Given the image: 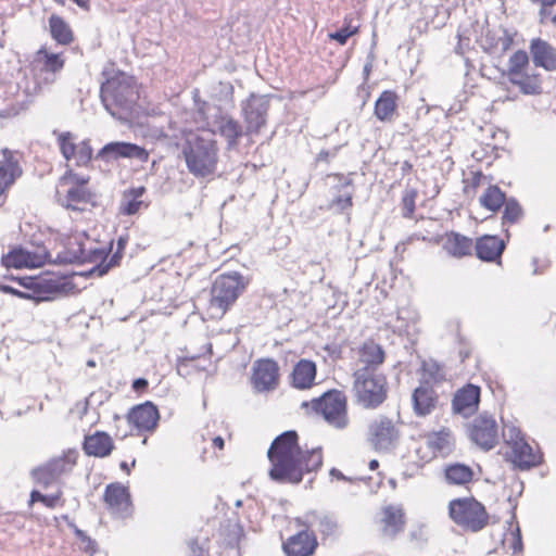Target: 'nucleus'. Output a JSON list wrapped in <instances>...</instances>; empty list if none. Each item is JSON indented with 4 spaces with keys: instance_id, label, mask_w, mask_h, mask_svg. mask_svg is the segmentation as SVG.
Returning <instances> with one entry per match:
<instances>
[{
    "instance_id": "1",
    "label": "nucleus",
    "mask_w": 556,
    "mask_h": 556,
    "mask_svg": "<svg viewBox=\"0 0 556 556\" xmlns=\"http://www.w3.org/2000/svg\"><path fill=\"white\" fill-rule=\"evenodd\" d=\"M270 462L269 477L280 483H300L305 473L318 470L323 465L320 447L303 451L296 431L278 435L267 451Z\"/></svg>"
},
{
    "instance_id": "2",
    "label": "nucleus",
    "mask_w": 556,
    "mask_h": 556,
    "mask_svg": "<svg viewBox=\"0 0 556 556\" xmlns=\"http://www.w3.org/2000/svg\"><path fill=\"white\" fill-rule=\"evenodd\" d=\"M252 282L249 275L237 270L222 273L213 280L204 313L208 320H220L245 293Z\"/></svg>"
},
{
    "instance_id": "3",
    "label": "nucleus",
    "mask_w": 556,
    "mask_h": 556,
    "mask_svg": "<svg viewBox=\"0 0 556 556\" xmlns=\"http://www.w3.org/2000/svg\"><path fill=\"white\" fill-rule=\"evenodd\" d=\"M90 177L68 168L59 179L55 200L64 208L86 212L97 206V195L89 187Z\"/></svg>"
},
{
    "instance_id": "4",
    "label": "nucleus",
    "mask_w": 556,
    "mask_h": 556,
    "mask_svg": "<svg viewBox=\"0 0 556 556\" xmlns=\"http://www.w3.org/2000/svg\"><path fill=\"white\" fill-rule=\"evenodd\" d=\"M181 153L190 174L197 178L213 176L218 164L217 142L201 136L186 139Z\"/></svg>"
},
{
    "instance_id": "5",
    "label": "nucleus",
    "mask_w": 556,
    "mask_h": 556,
    "mask_svg": "<svg viewBox=\"0 0 556 556\" xmlns=\"http://www.w3.org/2000/svg\"><path fill=\"white\" fill-rule=\"evenodd\" d=\"M502 76L521 94L540 96L543 93V76L531 65L529 54L525 50L519 49L510 54Z\"/></svg>"
},
{
    "instance_id": "6",
    "label": "nucleus",
    "mask_w": 556,
    "mask_h": 556,
    "mask_svg": "<svg viewBox=\"0 0 556 556\" xmlns=\"http://www.w3.org/2000/svg\"><path fill=\"white\" fill-rule=\"evenodd\" d=\"M301 407L321 417L336 429L343 430L350 424L348 396L342 390L330 389L317 397L304 401Z\"/></svg>"
},
{
    "instance_id": "7",
    "label": "nucleus",
    "mask_w": 556,
    "mask_h": 556,
    "mask_svg": "<svg viewBox=\"0 0 556 556\" xmlns=\"http://www.w3.org/2000/svg\"><path fill=\"white\" fill-rule=\"evenodd\" d=\"M448 518L465 532L477 533L490 525L485 506L473 496L453 498L447 504Z\"/></svg>"
},
{
    "instance_id": "8",
    "label": "nucleus",
    "mask_w": 556,
    "mask_h": 556,
    "mask_svg": "<svg viewBox=\"0 0 556 556\" xmlns=\"http://www.w3.org/2000/svg\"><path fill=\"white\" fill-rule=\"evenodd\" d=\"M138 99L139 91L135 80L124 74L109 78L101 86V100L113 116L130 111Z\"/></svg>"
},
{
    "instance_id": "9",
    "label": "nucleus",
    "mask_w": 556,
    "mask_h": 556,
    "mask_svg": "<svg viewBox=\"0 0 556 556\" xmlns=\"http://www.w3.org/2000/svg\"><path fill=\"white\" fill-rule=\"evenodd\" d=\"M353 393L356 403L362 407H379L388 397L387 376L377 370L356 369L353 372Z\"/></svg>"
},
{
    "instance_id": "10",
    "label": "nucleus",
    "mask_w": 556,
    "mask_h": 556,
    "mask_svg": "<svg viewBox=\"0 0 556 556\" xmlns=\"http://www.w3.org/2000/svg\"><path fill=\"white\" fill-rule=\"evenodd\" d=\"M79 453L76 448H67L59 456L33 468L30 477L34 482L42 488H48L62 476L71 473L77 466Z\"/></svg>"
},
{
    "instance_id": "11",
    "label": "nucleus",
    "mask_w": 556,
    "mask_h": 556,
    "mask_svg": "<svg viewBox=\"0 0 556 556\" xmlns=\"http://www.w3.org/2000/svg\"><path fill=\"white\" fill-rule=\"evenodd\" d=\"M28 293L29 300L37 303L52 301L70 289L71 282L65 276L51 277H11Z\"/></svg>"
},
{
    "instance_id": "12",
    "label": "nucleus",
    "mask_w": 556,
    "mask_h": 556,
    "mask_svg": "<svg viewBox=\"0 0 556 556\" xmlns=\"http://www.w3.org/2000/svg\"><path fill=\"white\" fill-rule=\"evenodd\" d=\"M51 261L48 249L41 243H30L29 245H17L9 250L1 257V264L5 268L33 269L39 268Z\"/></svg>"
},
{
    "instance_id": "13",
    "label": "nucleus",
    "mask_w": 556,
    "mask_h": 556,
    "mask_svg": "<svg viewBox=\"0 0 556 556\" xmlns=\"http://www.w3.org/2000/svg\"><path fill=\"white\" fill-rule=\"evenodd\" d=\"M504 447L505 459L521 470L535 467L542 462L541 453L527 442L519 429L513 428L510 430Z\"/></svg>"
},
{
    "instance_id": "14",
    "label": "nucleus",
    "mask_w": 556,
    "mask_h": 556,
    "mask_svg": "<svg viewBox=\"0 0 556 556\" xmlns=\"http://www.w3.org/2000/svg\"><path fill=\"white\" fill-rule=\"evenodd\" d=\"M280 367L274 358L263 357L253 363L250 383L256 392L275 391L280 384Z\"/></svg>"
},
{
    "instance_id": "15",
    "label": "nucleus",
    "mask_w": 556,
    "mask_h": 556,
    "mask_svg": "<svg viewBox=\"0 0 556 556\" xmlns=\"http://www.w3.org/2000/svg\"><path fill=\"white\" fill-rule=\"evenodd\" d=\"M103 503L106 509L116 518H128L132 515L134 505L129 488L121 482H112L104 489Z\"/></svg>"
},
{
    "instance_id": "16",
    "label": "nucleus",
    "mask_w": 556,
    "mask_h": 556,
    "mask_svg": "<svg viewBox=\"0 0 556 556\" xmlns=\"http://www.w3.org/2000/svg\"><path fill=\"white\" fill-rule=\"evenodd\" d=\"M76 139L71 131L56 135V143L62 156L67 162L74 161L76 166H87L92 159V148L88 140L77 142Z\"/></svg>"
},
{
    "instance_id": "17",
    "label": "nucleus",
    "mask_w": 556,
    "mask_h": 556,
    "mask_svg": "<svg viewBox=\"0 0 556 556\" xmlns=\"http://www.w3.org/2000/svg\"><path fill=\"white\" fill-rule=\"evenodd\" d=\"M470 440L484 451L492 450L498 443V425L492 416L476 417L467 429Z\"/></svg>"
},
{
    "instance_id": "18",
    "label": "nucleus",
    "mask_w": 556,
    "mask_h": 556,
    "mask_svg": "<svg viewBox=\"0 0 556 556\" xmlns=\"http://www.w3.org/2000/svg\"><path fill=\"white\" fill-rule=\"evenodd\" d=\"M128 424L138 434L151 433L159 425L160 412L150 401L135 405L126 416Z\"/></svg>"
},
{
    "instance_id": "19",
    "label": "nucleus",
    "mask_w": 556,
    "mask_h": 556,
    "mask_svg": "<svg viewBox=\"0 0 556 556\" xmlns=\"http://www.w3.org/2000/svg\"><path fill=\"white\" fill-rule=\"evenodd\" d=\"M318 367L308 358L295 362L287 376L288 384L296 391H308L317 386Z\"/></svg>"
},
{
    "instance_id": "20",
    "label": "nucleus",
    "mask_w": 556,
    "mask_h": 556,
    "mask_svg": "<svg viewBox=\"0 0 556 556\" xmlns=\"http://www.w3.org/2000/svg\"><path fill=\"white\" fill-rule=\"evenodd\" d=\"M377 523L384 535L394 536L404 531L406 513L403 504H384L379 511Z\"/></svg>"
},
{
    "instance_id": "21",
    "label": "nucleus",
    "mask_w": 556,
    "mask_h": 556,
    "mask_svg": "<svg viewBox=\"0 0 556 556\" xmlns=\"http://www.w3.org/2000/svg\"><path fill=\"white\" fill-rule=\"evenodd\" d=\"M399 439V430L392 419L380 416L369 425L368 440L376 451L387 450Z\"/></svg>"
},
{
    "instance_id": "22",
    "label": "nucleus",
    "mask_w": 556,
    "mask_h": 556,
    "mask_svg": "<svg viewBox=\"0 0 556 556\" xmlns=\"http://www.w3.org/2000/svg\"><path fill=\"white\" fill-rule=\"evenodd\" d=\"M435 243L440 244L443 252L452 258L462 260L473 254V240L454 230L439 236Z\"/></svg>"
},
{
    "instance_id": "23",
    "label": "nucleus",
    "mask_w": 556,
    "mask_h": 556,
    "mask_svg": "<svg viewBox=\"0 0 556 556\" xmlns=\"http://www.w3.org/2000/svg\"><path fill=\"white\" fill-rule=\"evenodd\" d=\"M506 243L498 236L483 235L473 240V253L476 257L485 263L502 264V255Z\"/></svg>"
},
{
    "instance_id": "24",
    "label": "nucleus",
    "mask_w": 556,
    "mask_h": 556,
    "mask_svg": "<svg viewBox=\"0 0 556 556\" xmlns=\"http://www.w3.org/2000/svg\"><path fill=\"white\" fill-rule=\"evenodd\" d=\"M2 154L4 160L0 163V206L5 203L9 190L23 174L20 162L12 151L3 149Z\"/></svg>"
},
{
    "instance_id": "25",
    "label": "nucleus",
    "mask_w": 556,
    "mask_h": 556,
    "mask_svg": "<svg viewBox=\"0 0 556 556\" xmlns=\"http://www.w3.org/2000/svg\"><path fill=\"white\" fill-rule=\"evenodd\" d=\"M429 459L447 455L454 447V437L450 428L442 427L437 431H430L422 435Z\"/></svg>"
},
{
    "instance_id": "26",
    "label": "nucleus",
    "mask_w": 556,
    "mask_h": 556,
    "mask_svg": "<svg viewBox=\"0 0 556 556\" xmlns=\"http://www.w3.org/2000/svg\"><path fill=\"white\" fill-rule=\"evenodd\" d=\"M149 152L135 143L115 141L105 144L99 152V156L105 161L118 159H137L141 162H148Z\"/></svg>"
},
{
    "instance_id": "27",
    "label": "nucleus",
    "mask_w": 556,
    "mask_h": 556,
    "mask_svg": "<svg viewBox=\"0 0 556 556\" xmlns=\"http://www.w3.org/2000/svg\"><path fill=\"white\" fill-rule=\"evenodd\" d=\"M357 364L361 365L358 369H366L367 371L377 370L386 361V351L374 339H366L355 350Z\"/></svg>"
},
{
    "instance_id": "28",
    "label": "nucleus",
    "mask_w": 556,
    "mask_h": 556,
    "mask_svg": "<svg viewBox=\"0 0 556 556\" xmlns=\"http://www.w3.org/2000/svg\"><path fill=\"white\" fill-rule=\"evenodd\" d=\"M317 546L318 542L315 533L302 530L283 541L282 551L286 556H312Z\"/></svg>"
},
{
    "instance_id": "29",
    "label": "nucleus",
    "mask_w": 556,
    "mask_h": 556,
    "mask_svg": "<svg viewBox=\"0 0 556 556\" xmlns=\"http://www.w3.org/2000/svg\"><path fill=\"white\" fill-rule=\"evenodd\" d=\"M414 413L419 417L432 414L439 404V395L428 381L421 382L412 394Z\"/></svg>"
},
{
    "instance_id": "30",
    "label": "nucleus",
    "mask_w": 556,
    "mask_h": 556,
    "mask_svg": "<svg viewBox=\"0 0 556 556\" xmlns=\"http://www.w3.org/2000/svg\"><path fill=\"white\" fill-rule=\"evenodd\" d=\"M481 390L478 386L467 383L456 391L452 401L453 410L463 416H470L477 412Z\"/></svg>"
},
{
    "instance_id": "31",
    "label": "nucleus",
    "mask_w": 556,
    "mask_h": 556,
    "mask_svg": "<svg viewBox=\"0 0 556 556\" xmlns=\"http://www.w3.org/2000/svg\"><path fill=\"white\" fill-rule=\"evenodd\" d=\"M114 447L113 439L105 431H96L92 434L85 435L83 441L85 454L98 458L108 457Z\"/></svg>"
},
{
    "instance_id": "32",
    "label": "nucleus",
    "mask_w": 556,
    "mask_h": 556,
    "mask_svg": "<svg viewBox=\"0 0 556 556\" xmlns=\"http://www.w3.org/2000/svg\"><path fill=\"white\" fill-rule=\"evenodd\" d=\"M530 53L536 66L548 72L556 70V48L542 38H534L530 41Z\"/></svg>"
},
{
    "instance_id": "33",
    "label": "nucleus",
    "mask_w": 556,
    "mask_h": 556,
    "mask_svg": "<svg viewBox=\"0 0 556 556\" xmlns=\"http://www.w3.org/2000/svg\"><path fill=\"white\" fill-rule=\"evenodd\" d=\"M400 97L394 90H383L374 105L375 117L382 123H390L397 116Z\"/></svg>"
},
{
    "instance_id": "34",
    "label": "nucleus",
    "mask_w": 556,
    "mask_h": 556,
    "mask_svg": "<svg viewBox=\"0 0 556 556\" xmlns=\"http://www.w3.org/2000/svg\"><path fill=\"white\" fill-rule=\"evenodd\" d=\"M214 124L217 127V132L226 139L228 149L236 148L243 135L239 122L229 115H219L214 119Z\"/></svg>"
},
{
    "instance_id": "35",
    "label": "nucleus",
    "mask_w": 556,
    "mask_h": 556,
    "mask_svg": "<svg viewBox=\"0 0 556 556\" xmlns=\"http://www.w3.org/2000/svg\"><path fill=\"white\" fill-rule=\"evenodd\" d=\"M443 476L447 484L466 486L475 480L473 469L462 463H452L444 467Z\"/></svg>"
},
{
    "instance_id": "36",
    "label": "nucleus",
    "mask_w": 556,
    "mask_h": 556,
    "mask_svg": "<svg viewBox=\"0 0 556 556\" xmlns=\"http://www.w3.org/2000/svg\"><path fill=\"white\" fill-rule=\"evenodd\" d=\"M48 24L50 36L58 45L70 46L74 42V31L62 16L51 14L48 20Z\"/></svg>"
},
{
    "instance_id": "37",
    "label": "nucleus",
    "mask_w": 556,
    "mask_h": 556,
    "mask_svg": "<svg viewBox=\"0 0 556 556\" xmlns=\"http://www.w3.org/2000/svg\"><path fill=\"white\" fill-rule=\"evenodd\" d=\"M35 62L40 66L41 72L58 73L63 70L65 58L62 53H53L46 47H41L35 53Z\"/></svg>"
},
{
    "instance_id": "38",
    "label": "nucleus",
    "mask_w": 556,
    "mask_h": 556,
    "mask_svg": "<svg viewBox=\"0 0 556 556\" xmlns=\"http://www.w3.org/2000/svg\"><path fill=\"white\" fill-rule=\"evenodd\" d=\"M144 193L146 188L143 186L125 190L118 207L119 214L126 216L137 214L143 205L141 198Z\"/></svg>"
},
{
    "instance_id": "39",
    "label": "nucleus",
    "mask_w": 556,
    "mask_h": 556,
    "mask_svg": "<svg viewBox=\"0 0 556 556\" xmlns=\"http://www.w3.org/2000/svg\"><path fill=\"white\" fill-rule=\"evenodd\" d=\"M505 200V192L496 185H489V187L479 197L480 205L491 213L498 212L504 205Z\"/></svg>"
},
{
    "instance_id": "40",
    "label": "nucleus",
    "mask_w": 556,
    "mask_h": 556,
    "mask_svg": "<svg viewBox=\"0 0 556 556\" xmlns=\"http://www.w3.org/2000/svg\"><path fill=\"white\" fill-rule=\"evenodd\" d=\"M244 121L247 135H256L266 125V111L261 108L250 106L245 110Z\"/></svg>"
},
{
    "instance_id": "41",
    "label": "nucleus",
    "mask_w": 556,
    "mask_h": 556,
    "mask_svg": "<svg viewBox=\"0 0 556 556\" xmlns=\"http://www.w3.org/2000/svg\"><path fill=\"white\" fill-rule=\"evenodd\" d=\"M36 502H40L47 508L54 509L55 507H62L65 504L63 498V492L58 490L55 493L46 495L38 490H33L29 494L28 506L33 507Z\"/></svg>"
},
{
    "instance_id": "42",
    "label": "nucleus",
    "mask_w": 556,
    "mask_h": 556,
    "mask_svg": "<svg viewBox=\"0 0 556 556\" xmlns=\"http://www.w3.org/2000/svg\"><path fill=\"white\" fill-rule=\"evenodd\" d=\"M513 45V38L504 35L494 38L488 34L484 39L483 49L491 54H504L510 49Z\"/></svg>"
},
{
    "instance_id": "43",
    "label": "nucleus",
    "mask_w": 556,
    "mask_h": 556,
    "mask_svg": "<svg viewBox=\"0 0 556 556\" xmlns=\"http://www.w3.org/2000/svg\"><path fill=\"white\" fill-rule=\"evenodd\" d=\"M418 198V190L416 188H406L401 195L400 206L402 216L412 219L415 216L416 200Z\"/></svg>"
},
{
    "instance_id": "44",
    "label": "nucleus",
    "mask_w": 556,
    "mask_h": 556,
    "mask_svg": "<svg viewBox=\"0 0 556 556\" xmlns=\"http://www.w3.org/2000/svg\"><path fill=\"white\" fill-rule=\"evenodd\" d=\"M486 180L491 182L492 176H485L481 170H471L469 177L464 180V192L476 193Z\"/></svg>"
},
{
    "instance_id": "45",
    "label": "nucleus",
    "mask_w": 556,
    "mask_h": 556,
    "mask_svg": "<svg viewBox=\"0 0 556 556\" xmlns=\"http://www.w3.org/2000/svg\"><path fill=\"white\" fill-rule=\"evenodd\" d=\"M503 212V224H514L519 220L522 215L521 206L515 200H505Z\"/></svg>"
},
{
    "instance_id": "46",
    "label": "nucleus",
    "mask_w": 556,
    "mask_h": 556,
    "mask_svg": "<svg viewBox=\"0 0 556 556\" xmlns=\"http://www.w3.org/2000/svg\"><path fill=\"white\" fill-rule=\"evenodd\" d=\"M88 256L87 252L84 249V244L80 242H72L71 240L67 243V254L64 257L65 261L70 263L84 262Z\"/></svg>"
},
{
    "instance_id": "47",
    "label": "nucleus",
    "mask_w": 556,
    "mask_h": 556,
    "mask_svg": "<svg viewBox=\"0 0 556 556\" xmlns=\"http://www.w3.org/2000/svg\"><path fill=\"white\" fill-rule=\"evenodd\" d=\"M421 369L424 375H428L435 382L444 377L442 366L435 362H424Z\"/></svg>"
},
{
    "instance_id": "48",
    "label": "nucleus",
    "mask_w": 556,
    "mask_h": 556,
    "mask_svg": "<svg viewBox=\"0 0 556 556\" xmlns=\"http://www.w3.org/2000/svg\"><path fill=\"white\" fill-rule=\"evenodd\" d=\"M331 205L336 206L339 212L350 210L353 205L352 194L348 193L345 195L334 198L331 202Z\"/></svg>"
},
{
    "instance_id": "49",
    "label": "nucleus",
    "mask_w": 556,
    "mask_h": 556,
    "mask_svg": "<svg viewBox=\"0 0 556 556\" xmlns=\"http://www.w3.org/2000/svg\"><path fill=\"white\" fill-rule=\"evenodd\" d=\"M532 4L539 8L538 17L539 21L556 5V0H529Z\"/></svg>"
},
{
    "instance_id": "50",
    "label": "nucleus",
    "mask_w": 556,
    "mask_h": 556,
    "mask_svg": "<svg viewBox=\"0 0 556 556\" xmlns=\"http://www.w3.org/2000/svg\"><path fill=\"white\" fill-rule=\"evenodd\" d=\"M188 556H208V548L201 544L198 540H191L188 543Z\"/></svg>"
},
{
    "instance_id": "51",
    "label": "nucleus",
    "mask_w": 556,
    "mask_h": 556,
    "mask_svg": "<svg viewBox=\"0 0 556 556\" xmlns=\"http://www.w3.org/2000/svg\"><path fill=\"white\" fill-rule=\"evenodd\" d=\"M0 291H2L3 293H7V294L14 295L20 299L29 300L28 293H26L25 291L17 290L9 285L0 283Z\"/></svg>"
},
{
    "instance_id": "52",
    "label": "nucleus",
    "mask_w": 556,
    "mask_h": 556,
    "mask_svg": "<svg viewBox=\"0 0 556 556\" xmlns=\"http://www.w3.org/2000/svg\"><path fill=\"white\" fill-rule=\"evenodd\" d=\"M0 291H2L3 293H7V294L14 295L20 299L29 300L28 293H26L25 291L17 290L9 285L0 283Z\"/></svg>"
},
{
    "instance_id": "53",
    "label": "nucleus",
    "mask_w": 556,
    "mask_h": 556,
    "mask_svg": "<svg viewBox=\"0 0 556 556\" xmlns=\"http://www.w3.org/2000/svg\"><path fill=\"white\" fill-rule=\"evenodd\" d=\"M350 37H352V33H345L343 28L329 34V38L337 41L340 46H344Z\"/></svg>"
},
{
    "instance_id": "54",
    "label": "nucleus",
    "mask_w": 556,
    "mask_h": 556,
    "mask_svg": "<svg viewBox=\"0 0 556 556\" xmlns=\"http://www.w3.org/2000/svg\"><path fill=\"white\" fill-rule=\"evenodd\" d=\"M541 25H551L556 29V10L553 8L540 21Z\"/></svg>"
},
{
    "instance_id": "55",
    "label": "nucleus",
    "mask_w": 556,
    "mask_h": 556,
    "mask_svg": "<svg viewBox=\"0 0 556 556\" xmlns=\"http://www.w3.org/2000/svg\"><path fill=\"white\" fill-rule=\"evenodd\" d=\"M149 382L144 378H137L132 381L131 388L135 392L142 394L147 391Z\"/></svg>"
},
{
    "instance_id": "56",
    "label": "nucleus",
    "mask_w": 556,
    "mask_h": 556,
    "mask_svg": "<svg viewBox=\"0 0 556 556\" xmlns=\"http://www.w3.org/2000/svg\"><path fill=\"white\" fill-rule=\"evenodd\" d=\"M200 359L199 356L194 355V356H184V357H180L178 359V369L180 370L181 368L184 367H188V366H194L197 367L195 363Z\"/></svg>"
},
{
    "instance_id": "57",
    "label": "nucleus",
    "mask_w": 556,
    "mask_h": 556,
    "mask_svg": "<svg viewBox=\"0 0 556 556\" xmlns=\"http://www.w3.org/2000/svg\"><path fill=\"white\" fill-rule=\"evenodd\" d=\"M88 404L87 402H78L75 407L71 410L72 413H77L78 418L81 419L87 413Z\"/></svg>"
},
{
    "instance_id": "58",
    "label": "nucleus",
    "mask_w": 556,
    "mask_h": 556,
    "mask_svg": "<svg viewBox=\"0 0 556 556\" xmlns=\"http://www.w3.org/2000/svg\"><path fill=\"white\" fill-rule=\"evenodd\" d=\"M211 441H212V447L215 451L222 452L224 450V447H225V440L220 435L212 438Z\"/></svg>"
},
{
    "instance_id": "59",
    "label": "nucleus",
    "mask_w": 556,
    "mask_h": 556,
    "mask_svg": "<svg viewBox=\"0 0 556 556\" xmlns=\"http://www.w3.org/2000/svg\"><path fill=\"white\" fill-rule=\"evenodd\" d=\"M459 358L460 361L464 363L467 358H469L472 354V349L468 345H464L460 350H459Z\"/></svg>"
},
{
    "instance_id": "60",
    "label": "nucleus",
    "mask_w": 556,
    "mask_h": 556,
    "mask_svg": "<svg viewBox=\"0 0 556 556\" xmlns=\"http://www.w3.org/2000/svg\"><path fill=\"white\" fill-rule=\"evenodd\" d=\"M345 33L351 31L352 36L358 33L357 26H352L348 17L344 18V26L342 27Z\"/></svg>"
},
{
    "instance_id": "61",
    "label": "nucleus",
    "mask_w": 556,
    "mask_h": 556,
    "mask_svg": "<svg viewBox=\"0 0 556 556\" xmlns=\"http://www.w3.org/2000/svg\"><path fill=\"white\" fill-rule=\"evenodd\" d=\"M330 476L334 480H343V481L348 480V478L337 468H332L330 470Z\"/></svg>"
},
{
    "instance_id": "62",
    "label": "nucleus",
    "mask_w": 556,
    "mask_h": 556,
    "mask_svg": "<svg viewBox=\"0 0 556 556\" xmlns=\"http://www.w3.org/2000/svg\"><path fill=\"white\" fill-rule=\"evenodd\" d=\"M545 318L544 324L545 325H552L553 328L556 327V315L553 313H547L546 316H543Z\"/></svg>"
},
{
    "instance_id": "63",
    "label": "nucleus",
    "mask_w": 556,
    "mask_h": 556,
    "mask_svg": "<svg viewBox=\"0 0 556 556\" xmlns=\"http://www.w3.org/2000/svg\"><path fill=\"white\" fill-rule=\"evenodd\" d=\"M414 166L409 161H404L402 163L401 169L403 174H409L413 170Z\"/></svg>"
},
{
    "instance_id": "64",
    "label": "nucleus",
    "mask_w": 556,
    "mask_h": 556,
    "mask_svg": "<svg viewBox=\"0 0 556 556\" xmlns=\"http://www.w3.org/2000/svg\"><path fill=\"white\" fill-rule=\"evenodd\" d=\"M121 258H122V255L119 253L113 254L110 260L109 267L118 265Z\"/></svg>"
}]
</instances>
